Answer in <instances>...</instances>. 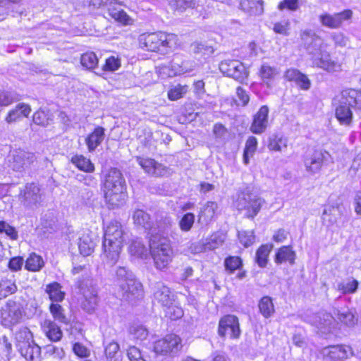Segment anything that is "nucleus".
<instances>
[{
	"label": "nucleus",
	"mask_w": 361,
	"mask_h": 361,
	"mask_svg": "<svg viewBox=\"0 0 361 361\" xmlns=\"http://www.w3.org/2000/svg\"><path fill=\"white\" fill-rule=\"evenodd\" d=\"M195 222V215L192 213H187L183 215L179 221V227L181 231L188 232L190 231Z\"/></svg>",
	"instance_id": "864d4df0"
},
{
	"label": "nucleus",
	"mask_w": 361,
	"mask_h": 361,
	"mask_svg": "<svg viewBox=\"0 0 361 361\" xmlns=\"http://www.w3.org/2000/svg\"><path fill=\"white\" fill-rule=\"evenodd\" d=\"M287 147V139L282 136L273 135L269 137L268 148L272 151L281 152Z\"/></svg>",
	"instance_id": "37998d69"
},
{
	"label": "nucleus",
	"mask_w": 361,
	"mask_h": 361,
	"mask_svg": "<svg viewBox=\"0 0 361 361\" xmlns=\"http://www.w3.org/2000/svg\"><path fill=\"white\" fill-rule=\"evenodd\" d=\"M358 286V281L355 279L343 281L338 284V290L343 294L355 293Z\"/></svg>",
	"instance_id": "603ef678"
},
{
	"label": "nucleus",
	"mask_w": 361,
	"mask_h": 361,
	"mask_svg": "<svg viewBox=\"0 0 361 361\" xmlns=\"http://www.w3.org/2000/svg\"><path fill=\"white\" fill-rule=\"evenodd\" d=\"M121 290L122 296L126 299L131 300L134 298H138L142 295V286L135 277L129 278V281L119 286Z\"/></svg>",
	"instance_id": "a211bd4d"
},
{
	"label": "nucleus",
	"mask_w": 361,
	"mask_h": 361,
	"mask_svg": "<svg viewBox=\"0 0 361 361\" xmlns=\"http://www.w3.org/2000/svg\"><path fill=\"white\" fill-rule=\"evenodd\" d=\"M81 66L87 70H93L99 65V59L92 51H87L81 54L80 58Z\"/></svg>",
	"instance_id": "2f4dec72"
},
{
	"label": "nucleus",
	"mask_w": 361,
	"mask_h": 361,
	"mask_svg": "<svg viewBox=\"0 0 361 361\" xmlns=\"http://www.w3.org/2000/svg\"><path fill=\"white\" fill-rule=\"evenodd\" d=\"M337 319L348 327H353L357 323V317L349 310H338Z\"/></svg>",
	"instance_id": "c9c22d12"
},
{
	"label": "nucleus",
	"mask_w": 361,
	"mask_h": 361,
	"mask_svg": "<svg viewBox=\"0 0 361 361\" xmlns=\"http://www.w3.org/2000/svg\"><path fill=\"white\" fill-rule=\"evenodd\" d=\"M260 313L265 317L269 318L274 313V306L271 298L264 296L259 302Z\"/></svg>",
	"instance_id": "ea45409f"
},
{
	"label": "nucleus",
	"mask_w": 361,
	"mask_h": 361,
	"mask_svg": "<svg viewBox=\"0 0 361 361\" xmlns=\"http://www.w3.org/2000/svg\"><path fill=\"white\" fill-rule=\"evenodd\" d=\"M32 120L37 125L46 126L52 121V117L49 111L39 109L35 112Z\"/></svg>",
	"instance_id": "49530a36"
},
{
	"label": "nucleus",
	"mask_w": 361,
	"mask_h": 361,
	"mask_svg": "<svg viewBox=\"0 0 361 361\" xmlns=\"http://www.w3.org/2000/svg\"><path fill=\"white\" fill-rule=\"evenodd\" d=\"M35 159L34 154L18 149L11 152L8 161L13 171H21L28 168Z\"/></svg>",
	"instance_id": "6e6552de"
},
{
	"label": "nucleus",
	"mask_w": 361,
	"mask_h": 361,
	"mask_svg": "<svg viewBox=\"0 0 361 361\" xmlns=\"http://www.w3.org/2000/svg\"><path fill=\"white\" fill-rule=\"evenodd\" d=\"M121 66V58L116 56H110L105 59L102 69L104 72H114L118 70Z\"/></svg>",
	"instance_id": "c03bdc74"
},
{
	"label": "nucleus",
	"mask_w": 361,
	"mask_h": 361,
	"mask_svg": "<svg viewBox=\"0 0 361 361\" xmlns=\"http://www.w3.org/2000/svg\"><path fill=\"white\" fill-rule=\"evenodd\" d=\"M264 204L265 200L262 197L250 195V217L256 216Z\"/></svg>",
	"instance_id": "a18cd8bd"
},
{
	"label": "nucleus",
	"mask_w": 361,
	"mask_h": 361,
	"mask_svg": "<svg viewBox=\"0 0 361 361\" xmlns=\"http://www.w3.org/2000/svg\"><path fill=\"white\" fill-rule=\"evenodd\" d=\"M17 100L12 92H0V106H8Z\"/></svg>",
	"instance_id": "69168bd1"
},
{
	"label": "nucleus",
	"mask_w": 361,
	"mask_h": 361,
	"mask_svg": "<svg viewBox=\"0 0 361 361\" xmlns=\"http://www.w3.org/2000/svg\"><path fill=\"white\" fill-rule=\"evenodd\" d=\"M22 318L20 305L8 300L0 309V322L5 326H11L20 322Z\"/></svg>",
	"instance_id": "0eeeda50"
},
{
	"label": "nucleus",
	"mask_w": 361,
	"mask_h": 361,
	"mask_svg": "<svg viewBox=\"0 0 361 361\" xmlns=\"http://www.w3.org/2000/svg\"><path fill=\"white\" fill-rule=\"evenodd\" d=\"M133 219L136 225L140 226L146 230H150L152 228V222L149 215L145 211L137 209L135 211Z\"/></svg>",
	"instance_id": "4c0bfd02"
},
{
	"label": "nucleus",
	"mask_w": 361,
	"mask_h": 361,
	"mask_svg": "<svg viewBox=\"0 0 361 361\" xmlns=\"http://www.w3.org/2000/svg\"><path fill=\"white\" fill-rule=\"evenodd\" d=\"M182 340L176 334H168L162 339L157 341L154 345V351L165 355L174 356L182 349Z\"/></svg>",
	"instance_id": "423d86ee"
},
{
	"label": "nucleus",
	"mask_w": 361,
	"mask_h": 361,
	"mask_svg": "<svg viewBox=\"0 0 361 361\" xmlns=\"http://www.w3.org/2000/svg\"><path fill=\"white\" fill-rule=\"evenodd\" d=\"M154 298L158 303L169 310L171 309L173 302V295L170 289L164 283L158 282L154 285Z\"/></svg>",
	"instance_id": "f3484780"
},
{
	"label": "nucleus",
	"mask_w": 361,
	"mask_h": 361,
	"mask_svg": "<svg viewBox=\"0 0 361 361\" xmlns=\"http://www.w3.org/2000/svg\"><path fill=\"white\" fill-rule=\"evenodd\" d=\"M218 334L220 336H229L231 338L240 336L238 319L234 315H226L219 322Z\"/></svg>",
	"instance_id": "1a4fd4ad"
},
{
	"label": "nucleus",
	"mask_w": 361,
	"mask_h": 361,
	"mask_svg": "<svg viewBox=\"0 0 361 361\" xmlns=\"http://www.w3.org/2000/svg\"><path fill=\"white\" fill-rule=\"evenodd\" d=\"M21 196L23 205L31 209L37 207L42 201L41 190L37 184L33 183L26 185Z\"/></svg>",
	"instance_id": "9d476101"
},
{
	"label": "nucleus",
	"mask_w": 361,
	"mask_h": 361,
	"mask_svg": "<svg viewBox=\"0 0 361 361\" xmlns=\"http://www.w3.org/2000/svg\"><path fill=\"white\" fill-rule=\"evenodd\" d=\"M343 214L340 205H332L324 209L322 214V224L329 227L337 223L338 219Z\"/></svg>",
	"instance_id": "aec40b11"
},
{
	"label": "nucleus",
	"mask_w": 361,
	"mask_h": 361,
	"mask_svg": "<svg viewBox=\"0 0 361 361\" xmlns=\"http://www.w3.org/2000/svg\"><path fill=\"white\" fill-rule=\"evenodd\" d=\"M78 288L82 295L81 306L87 312L92 311L97 305V292L91 279L78 281Z\"/></svg>",
	"instance_id": "39448f33"
},
{
	"label": "nucleus",
	"mask_w": 361,
	"mask_h": 361,
	"mask_svg": "<svg viewBox=\"0 0 361 361\" xmlns=\"http://www.w3.org/2000/svg\"><path fill=\"white\" fill-rule=\"evenodd\" d=\"M170 2L176 11L180 12L196 7L195 0H170Z\"/></svg>",
	"instance_id": "3c124183"
},
{
	"label": "nucleus",
	"mask_w": 361,
	"mask_h": 361,
	"mask_svg": "<svg viewBox=\"0 0 361 361\" xmlns=\"http://www.w3.org/2000/svg\"><path fill=\"white\" fill-rule=\"evenodd\" d=\"M340 104L336 107L335 116L340 124L349 126L353 121V112L348 104L343 103V99L339 100Z\"/></svg>",
	"instance_id": "b1692460"
},
{
	"label": "nucleus",
	"mask_w": 361,
	"mask_h": 361,
	"mask_svg": "<svg viewBox=\"0 0 361 361\" xmlns=\"http://www.w3.org/2000/svg\"><path fill=\"white\" fill-rule=\"evenodd\" d=\"M269 109L267 106H262L254 116L250 130L256 134L262 133L267 127Z\"/></svg>",
	"instance_id": "6ab92c4d"
},
{
	"label": "nucleus",
	"mask_w": 361,
	"mask_h": 361,
	"mask_svg": "<svg viewBox=\"0 0 361 361\" xmlns=\"http://www.w3.org/2000/svg\"><path fill=\"white\" fill-rule=\"evenodd\" d=\"M130 333L133 336V338L140 341L145 340L148 336L147 329L142 325L132 326Z\"/></svg>",
	"instance_id": "13d9d810"
},
{
	"label": "nucleus",
	"mask_w": 361,
	"mask_h": 361,
	"mask_svg": "<svg viewBox=\"0 0 361 361\" xmlns=\"http://www.w3.org/2000/svg\"><path fill=\"white\" fill-rule=\"evenodd\" d=\"M104 137V130L102 127H97L89 135L85 142L90 152L94 151L103 141Z\"/></svg>",
	"instance_id": "c85d7f7f"
},
{
	"label": "nucleus",
	"mask_w": 361,
	"mask_h": 361,
	"mask_svg": "<svg viewBox=\"0 0 361 361\" xmlns=\"http://www.w3.org/2000/svg\"><path fill=\"white\" fill-rule=\"evenodd\" d=\"M71 162L80 170L87 173L94 171V166L91 161L83 155H75L71 158Z\"/></svg>",
	"instance_id": "f704fd0d"
},
{
	"label": "nucleus",
	"mask_w": 361,
	"mask_h": 361,
	"mask_svg": "<svg viewBox=\"0 0 361 361\" xmlns=\"http://www.w3.org/2000/svg\"><path fill=\"white\" fill-rule=\"evenodd\" d=\"M214 49L212 46H209L202 43H196L194 44L193 53L199 55L202 58L207 59L213 54Z\"/></svg>",
	"instance_id": "8fccbe9b"
},
{
	"label": "nucleus",
	"mask_w": 361,
	"mask_h": 361,
	"mask_svg": "<svg viewBox=\"0 0 361 361\" xmlns=\"http://www.w3.org/2000/svg\"><path fill=\"white\" fill-rule=\"evenodd\" d=\"M42 329L47 338L51 341H58L62 337V331L60 327L50 319L44 321Z\"/></svg>",
	"instance_id": "393cba45"
},
{
	"label": "nucleus",
	"mask_w": 361,
	"mask_h": 361,
	"mask_svg": "<svg viewBox=\"0 0 361 361\" xmlns=\"http://www.w3.org/2000/svg\"><path fill=\"white\" fill-rule=\"evenodd\" d=\"M350 350V348L348 346L342 345H329L322 349V353L326 358L336 360L346 358Z\"/></svg>",
	"instance_id": "5701e85b"
},
{
	"label": "nucleus",
	"mask_w": 361,
	"mask_h": 361,
	"mask_svg": "<svg viewBox=\"0 0 361 361\" xmlns=\"http://www.w3.org/2000/svg\"><path fill=\"white\" fill-rule=\"evenodd\" d=\"M295 253L292 250L290 246H283L281 247L275 257V262L281 264L284 262H288L290 264H295Z\"/></svg>",
	"instance_id": "7c9ffc66"
},
{
	"label": "nucleus",
	"mask_w": 361,
	"mask_h": 361,
	"mask_svg": "<svg viewBox=\"0 0 361 361\" xmlns=\"http://www.w3.org/2000/svg\"><path fill=\"white\" fill-rule=\"evenodd\" d=\"M89 5L93 8H105L114 5L122 6L123 3L118 0H90Z\"/></svg>",
	"instance_id": "6e6d98bb"
},
{
	"label": "nucleus",
	"mask_w": 361,
	"mask_h": 361,
	"mask_svg": "<svg viewBox=\"0 0 361 361\" xmlns=\"http://www.w3.org/2000/svg\"><path fill=\"white\" fill-rule=\"evenodd\" d=\"M138 164L149 174L156 176H164L169 173V169L155 161L154 159L137 157Z\"/></svg>",
	"instance_id": "dca6fc26"
},
{
	"label": "nucleus",
	"mask_w": 361,
	"mask_h": 361,
	"mask_svg": "<svg viewBox=\"0 0 361 361\" xmlns=\"http://www.w3.org/2000/svg\"><path fill=\"white\" fill-rule=\"evenodd\" d=\"M150 254L154 267L159 270H164L171 262L173 252L169 240L154 236L149 240Z\"/></svg>",
	"instance_id": "20e7f679"
},
{
	"label": "nucleus",
	"mask_w": 361,
	"mask_h": 361,
	"mask_svg": "<svg viewBox=\"0 0 361 361\" xmlns=\"http://www.w3.org/2000/svg\"><path fill=\"white\" fill-rule=\"evenodd\" d=\"M224 241V237L221 234L212 235L206 243V248L209 250H214L222 245Z\"/></svg>",
	"instance_id": "052dcab7"
},
{
	"label": "nucleus",
	"mask_w": 361,
	"mask_h": 361,
	"mask_svg": "<svg viewBox=\"0 0 361 361\" xmlns=\"http://www.w3.org/2000/svg\"><path fill=\"white\" fill-rule=\"evenodd\" d=\"M16 338L18 341V347L20 343L33 341L32 334L30 329L27 327L21 328L16 334Z\"/></svg>",
	"instance_id": "5fc2aeb1"
},
{
	"label": "nucleus",
	"mask_w": 361,
	"mask_h": 361,
	"mask_svg": "<svg viewBox=\"0 0 361 361\" xmlns=\"http://www.w3.org/2000/svg\"><path fill=\"white\" fill-rule=\"evenodd\" d=\"M0 233H4L11 240H16L18 238L16 228L4 221H0Z\"/></svg>",
	"instance_id": "4d7b16f0"
},
{
	"label": "nucleus",
	"mask_w": 361,
	"mask_h": 361,
	"mask_svg": "<svg viewBox=\"0 0 361 361\" xmlns=\"http://www.w3.org/2000/svg\"><path fill=\"white\" fill-rule=\"evenodd\" d=\"M312 324L317 329L321 335H327L332 332L335 326V319L329 313H318L315 314Z\"/></svg>",
	"instance_id": "2eb2a0df"
},
{
	"label": "nucleus",
	"mask_w": 361,
	"mask_h": 361,
	"mask_svg": "<svg viewBox=\"0 0 361 361\" xmlns=\"http://www.w3.org/2000/svg\"><path fill=\"white\" fill-rule=\"evenodd\" d=\"M224 264L226 269L230 271V272H233L240 268L242 265V262L238 257H229L225 259Z\"/></svg>",
	"instance_id": "680f3d73"
},
{
	"label": "nucleus",
	"mask_w": 361,
	"mask_h": 361,
	"mask_svg": "<svg viewBox=\"0 0 361 361\" xmlns=\"http://www.w3.org/2000/svg\"><path fill=\"white\" fill-rule=\"evenodd\" d=\"M292 81L295 82L302 89L307 90L310 87V80L307 75L300 72V76H295Z\"/></svg>",
	"instance_id": "774afa93"
},
{
	"label": "nucleus",
	"mask_w": 361,
	"mask_h": 361,
	"mask_svg": "<svg viewBox=\"0 0 361 361\" xmlns=\"http://www.w3.org/2000/svg\"><path fill=\"white\" fill-rule=\"evenodd\" d=\"M137 42L139 47L143 51L159 54H169L181 46L176 34L161 30L140 34Z\"/></svg>",
	"instance_id": "f257e3e1"
},
{
	"label": "nucleus",
	"mask_w": 361,
	"mask_h": 361,
	"mask_svg": "<svg viewBox=\"0 0 361 361\" xmlns=\"http://www.w3.org/2000/svg\"><path fill=\"white\" fill-rule=\"evenodd\" d=\"M329 156L330 154L326 151L314 150L310 156L305 157L304 160L306 171L312 174L319 172Z\"/></svg>",
	"instance_id": "ddd939ff"
},
{
	"label": "nucleus",
	"mask_w": 361,
	"mask_h": 361,
	"mask_svg": "<svg viewBox=\"0 0 361 361\" xmlns=\"http://www.w3.org/2000/svg\"><path fill=\"white\" fill-rule=\"evenodd\" d=\"M135 277L134 274L125 267H119L117 268L116 271V284L120 286L124 284L126 281H129V278Z\"/></svg>",
	"instance_id": "09e8293b"
},
{
	"label": "nucleus",
	"mask_w": 361,
	"mask_h": 361,
	"mask_svg": "<svg viewBox=\"0 0 361 361\" xmlns=\"http://www.w3.org/2000/svg\"><path fill=\"white\" fill-rule=\"evenodd\" d=\"M248 196V192L245 191L240 192L237 194L235 200V206L238 210L245 209L248 205V201L247 197Z\"/></svg>",
	"instance_id": "e2e57ef3"
},
{
	"label": "nucleus",
	"mask_w": 361,
	"mask_h": 361,
	"mask_svg": "<svg viewBox=\"0 0 361 361\" xmlns=\"http://www.w3.org/2000/svg\"><path fill=\"white\" fill-rule=\"evenodd\" d=\"M45 291L52 303H59L63 301L65 298V293L62 290L61 286L57 282L47 285Z\"/></svg>",
	"instance_id": "cd10ccee"
},
{
	"label": "nucleus",
	"mask_w": 361,
	"mask_h": 361,
	"mask_svg": "<svg viewBox=\"0 0 361 361\" xmlns=\"http://www.w3.org/2000/svg\"><path fill=\"white\" fill-rule=\"evenodd\" d=\"M278 8L280 11L287 8L295 11L299 8V0H283L279 4Z\"/></svg>",
	"instance_id": "338daca9"
},
{
	"label": "nucleus",
	"mask_w": 361,
	"mask_h": 361,
	"mask_svg": "<svg viewBox=\"0 0 361 361\" xmlns=\"http://www.w3.org/2000/svg\"><path fill=\"white\" fill-rule=\"evenodd\" d=\"M290 23L288 20H283L274 23L273 30L276 33L288 36L290 34Z\"/></svg>",
	"instance_id": "bf43d9fd"
},
{
	"label": "nucleus",
	"mask_w": 361,
	"mask_h": 361,
	"mask_svg": "<svg viewBox=\"0 0 361 361\" xmlns=\"http://www.w3.org/2000/svg\"><path fill=\"white\" fill-rule=\"evenodd\" d=\"M353 16L351 10H345L342 12L331 15L329 13L322 14L319 20L322 25L331 29L339 27L343 21L349 20Z\"/></svg>",
	"instance_id": "4468645a"
},
{
	"label": "nucleus",
	"mask_w": 361,
	"mask_h": 361,
	"mask_svg": "<svg viewBox=\"0 0 361 361\" xmlns=\"http://www.w3.org/2000/svg\"><path fill=\"white\" fill-rule=\"evenodd\" d=\"M238 66H239L240 68H242V63L235 60L225 61L221 62L219 68L224 73L228 75V76L233 78H239V73L236 74V72L233 71L234 68H237Z\"/></svg>",
	"instance_id": "a19ab883"
},
{
	"label": "nucleus",
	"mask_w": 361,
	"mask_h": 361,
	"mask_svg": "<svg viewBox=\"0 0 361 361\" xmlns=\"http://www.w3.org/2000/svg\"><path fill=\"white\" fill-rule=\"evenodd\" d=\"M30 112L31 109L29 105L20 103L8 112L5 121L8 124L20 121L23 118H27Z\"/></svg>",
	"instance_id": "412c9836"
},
{
	"label": "nucleus",
	"mask_w": 361,
	"mask_h": 361,
	"mask_svg": "<svg viewBox=\"0 0 361 361\" xmlns=\"http://www.w3.org/2000/svg\"><path fill=\"white\" fill-rule=\"evenodd\" d=\"M126 235V233L122 224L116 220H111L104 228L103 241L123 243Z\"/></svg>",
	"instance_id": "f8f14e48"
},
{
	"label": "nucleus",
	"mask_w": 361,
	"mask_h": 361,
	"mask_svg": "<svg viewBox=\"0 0 361 361\" xmlns=\"http://www.w3.org/2000/svg\"><path fill=\"white\" fill-rule=\"evenodd\" d=\"M218 204L216 202H207L200 209L199 220L205 223L210 222L216 215Z\"/></svg>",
	"instance_id": "bb28decb"
},
{
	"label": "nucleus",
	"mask_w": 361,
	"mask_h": 361,
	"mask_svg": "<svg viewBox=\"0 0 361 361\" xmlns=\"http://www.w3.org/2000/svg\"><path fill=\"white\" fill-rule=\"evenodd\" d=\"M341 95L343 104L361 109V92H341Z\"/></svg>",
	"instance_id": "72a5a7b5"
},
{
	"label": "nucleus",
	"mask_w": 361,
	"mask_h": 361,
	"mask_svg": "<svg viewBox=\"0 0 361 361\" xmlns=\"http://www.w3.org/2000/svg\"><path fill=\"white\" fill-rule=\"evenodd\" d=\"M108 13L112 19L121 25H130L133 23V20L123 9H121L116 12L114 10L108 8Z\"/></svg>",
	"instance_id": "e433bc0d"
},
{
	"label": "nucleus",
	"mask_w": 361,
	"mask_h": 361,
	"mask_svg": "<svg viewBox=\"0 0 361 361\" xmlns=\"http://www.w3.org/2000/svg\"><path fill=\"white\" fill-rule=\"evenodd\" d=\"M301 40L307 51L312 55L313 63L328 71L341 70L340 63L333 61L328 53L322 51V39L312 30H303L300 32Z\"/></svg>",
	"instance_id": "f03ea898"
},
{
	"label": "nucleus",
	"mask_w": 361,
	"mask_h": 361,
	"mask_svg": "<svg viewBox=\"0 0 361 361\" xmlns=\"http://www.w3.org/2000/svg\"><path fill=\"white\" fill-rule=\"evenodd\" d=\"M104 193L106 204L109 209H114L125 204L126 185L121 171L111 169L104 183Z\"/></svg>",
	"instance_id": "7ed1b4c3"
},
{
	"label": "nucleus",
	"mask_w": 361,
	"mask_h": 361,
	"mask_svg": "<svg viewBox=\"0 0 361 361\" xmlns=\"http://www.w3.org/2000/svg\"><path fill=\"white\" fill-rule=\"evenodd\" d=\"M49 311L55 320L63 324L67 323L64 309L59 303H51L49 306Z\"/></svg>",
	"instance_id": "de8ad7c7"
},
{
	"label": "nucleus",
	"mask_w": 361,
	"mask_h": 361,
	"mask_svg": "<svg viewBox=\"0 0 361 361\" xmlns=\"http://www.w3.org/2000/svg\"><path fill=\"white\" fill-rule=\"evenodd\" d=\"M127 355L130 361H146L140 350L135 346L129 347Z\"/></svg>",
	"instance_id": "0e129e2a"
},
{
	"label": "nucleus",
	"mask_w": 361,
	"mask_h": 361,
	"mask_svg": "<svg viewBox=\"0 0 361 361\" xmlns=\"http://www.w3.org/2000/svg\"><path fill=\"white\" fill-rule=\"evenodd\" d=\"M18 350L27 361H40L41 348L34 341L20 343Z\"/></svg>",
	"instance_id": "4be33fe9"
},
{
	"label": "nucleus",
	"mask_w": 361,
	"mask_h": 361,
	"mask_svg": "<svg viewBox=\"0 0 361 361\" xmlns=\"http://www.w3.org/2000/svg\"><path fill=\"white\" fill-rule=\"evenodd\" d=\"M43 259L35 253L31 254L25 262V267L30 271H39L44 267Z\"/></svg>",
	"instance_id": "79ce46f5"
},
{
	"label": "nucleus",
	"mask_w": 361,
	"mask_h": 361,
	"mask_svg": "<svg viewBox=\"0 0 361 361\" xmlns=\"http://www.w3.org/2000/svg\"><path fill=\"white\" fill-rule=\"evenodd\" d=\"M272 245H262L256 252L255 262L260 267H265L267 264L269 255L272 249Z\"/></svg>",
	"instance_id": "58836bf2"
},
{
	"label": "nucleus",
	"mask_w": 361,
	"mask_h": 361,
	"mask_svg": "<svg viewBox=\"0 0 361 361\" xmlns=\"http://www.w3.org/2000/svg\"><path fill=\"white\" fill-rule=\"evenodd\" d=\"M128 250L130 255L135 258L145 259L148 257V249L138 238L132 240Z\"/></svg>",
	"instance_id": "a878e982"
},
{
	"label": "nucleus",
	"mask_w": 361,
	"mask_h": 361,
	"mask_svg": "<svg viewBox=\"0 0 361 361\" xmlns=\"http://www.w3.org/2000/svg\"><path fill=\"white\" fill-rule=\"evenodd\" d=\"M123 243L103 241L102 259L104 263L114 266L120 258Z\"/></svg>",
	"instance_id": "9b49d317"
},
{
	"label": "nucleus",
	"mask_w": 361,
	"mask_h": 361,
	"mask_svg": "<svg viewBox=\"0 0 361 361\" xmlns=\"http://www.w3.org/2000/svg\"><path fill=\"white\" fill-rule=\"evenodd\" d=\"M17 290V286L13 276L5 277L0 281V300L9 295L13 294Z\"/></svg>",
	"instance_id": "473e14b6"
},
{
	"label": "nucleus",
	"mask_w": 361,
	"mask_h": 361,
	"mask_svg": "<svg viewBox=\"0 0 361 361\" xmlns=\"http://www.w3.org/2000/svg\"><path fill=\"white\" fill-rule=\"evenodd\" d=\"M95 242L92 237L88 233L82 234L78 243L80 254L83 256H89L93 252Z\"/></svg>",
	"instance_id": "c756f323"
}]
</instances>
